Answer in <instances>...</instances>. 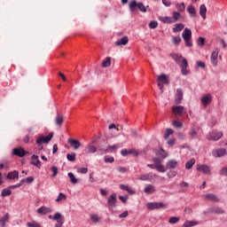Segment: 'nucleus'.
<instances>
[{"label": "nucleus", "mask_w": 227, "mask_h": 227, "mask_svg": "<svg viewBox=\"0 0 227 227\" xmlns=\"http://www.w3.org/2000/svg\"><path fill=\"white\" fill-rule=\"evenodd\" d=\"M105 162L108 164H113L114 162V157L113 156H105Z\"/></svg>", "instance_id": "50"}, {"label": "nucleus", "mask_w": 227, "mask_h": 227, "mask_svg": "<svg viewBox=\"0 0 227 227\" xmlns=\"http://www.w3.org/2000/svg\"><path fill=\"white\" fill-rule=\"evenodd\" d=\"M119 148H121V144H115L114 145H108L106 147V153H113V152H116V150H119Z\"/></svg>", "instance_id": "21"}, {"label": "nucleus", "mask_w": 227, "mask_h": 227, "mask_svg": "<svg viewBox=\"0 0 227 227\" xmlns=\"http://www.w3.org/2000/svg\"><path fill=\"white\" fill-rule=\"evenodd\" d=\"M117 201L118 199L116 198V193H112L106 201L107 208L109 210H111V208H115Z\"/></svg>", "instance_id": "8"}, {"label": "nucleus", "mask_w": 227, "mask_h": 227, "mask_svg": "<svg viewBox=\"0 0 227 227\" xmlns=\"http://www.w3.org/2000/svg\"><path fill=\"white\" fill-rule=\"evenodd\" d=\"M158 88L162 90L164 88V84H169V78L165 74H161L158 76Z\"/></svg>", "instance_id": "6"}, {"label": "nucleus", "mask_w": 227, "mask_h": 227, "mask_svg": "<svg viewBox=\"0 0 227 227\" xmlns=\"http://www.w3.org/2000/svg\"><path fill=\"white\" fill-rule=\"evenodd\" d=\"M12 153H13V155H16L17 157L22 158V157H24L25 155H27V153H28V152H26V151L24 150V148H22V147H18V148H14V149L12 150Z\"/></svg>", "instance_id": "14"}, {"label": "nucleus", "mask_w": 227, "mask_h": 227, "mask_svg": "<svg viewBox=\"0 0 227 227\" xmlns=\"http://www.w3.org/2000/svg\"><path fill=\"white\" fill-rule=\"evenodd\" d=\"M153 162L154 164H148L147 168H150L151 169H156L160 173H166V167H164V165H162V163L160 162V160H159V158H153Z\"/></svg>", "instance_id": "3"}, {"label": "nucleus", "mask_w": 227, "mask_h": 227, "mask_svg": "<svg viewBox=\"0 0 227 227\" xmlns=\"http://www.w3.org/2000/svg\"><path fill=\"white\" fill-rule=\"evenodd\" d=\"M187 12L190 15V17L192 19H196L197 17V14H196V8L194 7V5L192 4H190L188 7H187Z\"/></svg>", "instance_id": "23"}, {"label": "nucleus", "mask_w": 227, "mask_h": 227, "mask_svg": "<svg viewBox=\"0 0 227 227\" xmlns=\"http://www.w3.org/2000/svg\"><path fill=\"white\" fill-rule=\"evenodd\" d=\"M148 210H159V208H167L163 202H149L146 204Z\"/></svg>", "instance_id": "7"}, {"label": "nucleus", "mask_w": 227, "mask_h": 227, "mask_svg": "<svg viewBox=\"0 0 227 227\" xmlns=\"http://www.w3.org/2000/svg\"><path fill=\"white\" fill-rule=\"evenodd\" d=\"M51 171L53 173L52 176H56L58 175V167L52 166L51 167Z\"/></svg>", "instance_id": "63"}, {"label": "nucleus", "mask_w": 227, "mask_h": 227, "mask_svg": "<svg viewBox=\"0 0 227 227\" xmlns=\"http://www.w3.org/2000/svg\"><path fill=\"white\" fill-rule=\"evenodd\" d=\"M212 102V96L210 95H206L201 98V104L202 106H208Z\"/></svg>", "instance_id": "28"}, {"label": "nucleus", "mask_w": 227, "mask_h": 227, "mask_svg": "<svg viewBox=\"0 0 227 227\" xmlns=\"http://www.w3.org/2000/svg\"><path fill=\"white\" fill-rule=\"evenodd\" d=\"M197 171L204 173V175H210V167L205 164L197 165Z\"/></svg>", "instance_id": "15"}, {"label": "nucleus", "mask_w": 227, "mask_h": 227, "mask_svg": "<svg viewBox=\"0 0 227 227\" xmlns=\"http://www.w3.org/2000/svg\"><path fill=\"white\" fill-rule=\"evenodd\" d=\"M160 20L163 22V24H174L175 22V19L169 16L160 17Z\"/></svg>", "instance_id": "25"}, {"label": "nucleus", "mask_w": 227, "mask_h": 227, "mask_svg": "<svg viewBox=\"0 0 227 227\" xmlns=\"http://www.w3.org/2000/svg\"><path fill=\"white\" fill-rule=\"evenodd\" d=\"M63 115L57 114L55 118V125L61 127V125H63Z\"/></svg>", "instance_id": "38"}, {"label": "nucleus", "mask_w": 227, "mask_h": 227, "mask_svg": "<svg viewBox=\"0 0 227 227\" xmlns=\"http://www.w3.org/2000/svg\"><path fill=\"white\" fill-rule=\"evenodd\" d=\"M178 221H180V217L172 216L169 218L168 223H169V224H176V223H178Z\"/></svg>", "instance_id": "46"}, {"label": "nucleus", "mask_w": 227, "mask_h": 227, "mask_svg": "<svg viewBox=\"0 0 227 227\" xmlns=\"http://www.w3.org/2000/svg\"><path fill=\"white\" fill-rule=\"evenodd\" d=\"M55 201L56 203H63V201H67V196L65 195V193L59 192Z\"/></svg>", "instance_id": "31"}, {"label": "nucleus", "mask_w": 227, "mask_h": 227, "mask_svg": "<svg viewBox=\"0 0 227 227\" xmlns=\"http://www.w3.org/2000/svg\"><path fill=\"white\" fill-rule=\"evenodd\" d=\"M220 175L223 176H227V167H223L220 170Z\"/></svg>", "instance_id": "60"}, {"label": "nucleus", "mask_w": 227, "mask_h": 227, "mask_svg": "<svg viewBox=\"0 0 227 227\" xmlns=\"http://www.w3.org/2000/svg\"><path fill=\"white\" fill-rule=\"evenodd\" d=\"M173 127H175L176 129H182V127H184V125L182 124V122L178 121H174L172 122Z\"/></svg>", "instance_id": "53"}, {"label": "nucleus", "mask_w": 227, "mask_h": 227, "mask_svg": "<svg viewBox=\"0 0 227 227\" xmlns=\"http://www.w3.org/2000/svg\"><path fill=\"white\" fill-rule=\"evenodd\" d=\"M188 136L191 139H196V136H198V132H196V129H194V128H192L188 133Z\"/></svg>", "instance_id": "41"}, {"label": "nucleus", "mask_w": 227, "mask_h": 227, "mask_svg": "<svg viewBox=\"0 0 227 227\" xmlns=\"http://www.w3.org/2000/svg\"><path fill=\"white\" fill-rule=\"evenodd\" d=\"M207 214H224V210L219 207H209L207 210Z\"/></svg>", "instance_id": "19"}, {"label": "nucleus", "mask_w": 227, "mask_h": 227, "mask_svg": "<svg viewBox=\"0 0 227 227\" xmlns=\"http://www.w3.org/2000/svg\"><path fill=\"white\" fill-rule=\"evenodd\" d=\"M184 27H185V26H184V24L176 23L175 25V27L173 28V32L174 33H180V31H182V29H184Z\"/></svg>", "instance_id": "37"}, {"label": "nucleus", "mask_w": 227, "mask_h": 227, "mask_svg": "<svg viewBox=\"0 0 227 227\" xmlns=\"http://www.w3.org/2000/svg\"><path fill=\"white\" fill-rule=\"evenodd\" d=\"M182 37L184 40L186 47H192V31L191 28L185 27L182 33Z\"/></svg>", "instance_id": "2"}, {"label": "nucleus", "mask_w": 227, "mask_h": 227, "mask_svg": "<svg viewBox=\"0 0 227 227\" xmlns=\"http://www.w3.org/2000/svg\"><path fill=\"white\" fill-rule=\"evenodd\" d=\"M179 65H180L181 68H187V67H189V62H187V59L183 58L181 60V64H179Z\"/></svg>", "instance_id": "49"}, {"label": "nucleus", "mask_w": 227, "mask_h": 227, "mask_svg": "<svg viewBox=\"0 0 227 227\" xmlns=\"http://www.w3.org/2000/svg\"><path fill=\"white\" fill-rule=\"evenodd\" d=\"M10 219V214H5L4 216L0 218V226L4 227L6 226V223H8Z\"/></svg>", "instance_id": "29"}, {"label": "nucleus", "mask_w": 227, "mask_h": 227, "mask_svg": "<svg viewBox=\"0 0 227 227\" xmlns=\"http://www.w3.org/2000/svg\"><path fill=\"white\" fill-rule=\"evenodd\" d=\"M178 166V161H176V160H168L166 163V171L167 169H176Z\"/></svg>", "instance_id": "18"}, {"label": "nucleus", "mask_w": 227, "mask_h": 227, "mask_svg": "<svg viewBox=\"0 0 227 227\" xmlns=\"http://www.w3.org/2000/svg\"><path fill=\"white\" fill-rule=\"evenodd\" d=\"M52 209L46 206H42L41 207L36 209V214L39 215H47V214H51Z\"/></svg>", "instance_id": "12"}, {"label": "nucleus", "mask_w": 227, "mask_h": 227, "mask_svg": "<svg viewBox=\"0 0 227 227\" xmlns=\"http://www.w3.org/2000/svg\"><path fill=\"white\" fill-rule=\"evenodd\" d=\"M221 51L219 50V48H215L210 55V63L211 65H213V67H217L218 63H219V52Z\"/></svg>", "instance_id": "5"}, {"label": "nucleus", "mask_w": 227, "mask_h": 227, "mask_svg": "<svg viewBox=\"0 0 227 227\" xmlns=\"http://www.w3.org/2000/svg\"><path fill=\"white\" fill-rule=\"evenodd\" d=\"M221 137H223V132L217 130H213L206 136L207 141H219Z\"/></svg>", "instance_id": "4"}, {"label": "nucleus", "mask_w": 227, "mask_h": 227, "mask_svg": "<svg viewBox=\"0 0 227 227\" xmlns=\"http://www.w3.org/2000/svg\"><path fill=\"white\" fill-rule=\"evenodd\" d=\"M120 189L121 191H127V192H129V194H136V192H134V190L130 189V187H129L126 184H120Z\"/></svg>", "instance_id": "34"}, {"label": "nucleus", "mask_w": 227, "mask_h": 227, "mask_svg": "<svg viewBox=\"0 0 227 227\" xmlns=\"http://www.w3.org/2000/svg\"><path fill=\"white\" fill-rule=\"evenodd\" d=\"M128 43H129V37L127 36L121 37V39L115 42V45L117 47H120V45H127Z\"/></svg>", "instance_id": "26"}, {"label": "nucleus", "mask_w": 227, "mask_h": 227, "mask_svg": "<svg viewBox=\"0 0 227 227\" xmlns=\"http://www.w3.org/2000/svg\"><path fill=\"white\" fill-rule=\"evenodd\" d=\"M67 176H69V182H70L71 184H78V183H79V180H77V178L75 177V176L74 175V173L69 172V173L67 174Z\"/></svg>", "instance_id": "36"}, {"label": "nucleus", "mask_w": 227, "mask_h": 227, "mask_svg": "<svg viewBox=\"0 0 227 227\" xmlns=\"http://www.w3.org/2000/svg\"><path fill=\"white\" fill-rule=\"evenodd\" d=\"M181 42L182 37H180V35L172 36V43H174V45H180Z\"/></svg>", "instance_id": "39"}, {"label": "nucleus", "mask_w": 227, "mask_h": 227, "mask_svg": "<svg viewBox=\"0 0 227 227\" xmlns=\"http://www.w3.org/2000/svg\"><path fill=\"white\" fill-rule=\"evenodd\" d=\"M53 221H56L57 223L65 222V216H63L61 213L57 212L53 215Z\"/></svg>", "instance_id": "30"}, {"label": "nucleus", "mask_w": 227, "mask_h": 227, "mask_svg": "<svg viewBox=\"0 0 227 227\" xmlns=\"http://www.w3.org/2000/svg\"><path fill=\"white\" fill-rule=\"evenodd\" d=\"M97 149L99 155H105L106 153H107V149H104L102 146H98Z\"/></svg>", "instance_id": "55"}, {"label": "nucleus", "mask_w": 227, "mask_h": 227, "mask_svg": "<svg viewBox=\"0 0 227 227\" xmlns=\"http://www.w3.org/2000/svg\"><path fill=\"white\" fill-rule=\"evenodd\" d=\"M204 198H206L207 201H212L213 203H217V201H219V198L213 193H207L204 195Z\"/></svg>", "instance_id": "22"}, {"label": "nucleus", "mask_w": 227, "mask_h": 227, "mask_svg": "<svg viewBox=\"0 0 227 227\" xmlns=\"http://www.w3.org/2000/svg\"><path fill=\"white\" fill-rule=\"evenodd\" d=\"M194 164H196V160L194 159L190 160L185 164L186 169H191L194 166Z\"/></svg>", "instance_id": "42"}, {"label": "nucleus", "mask_w": 227, "mask_h": 227, "mask_svg": "<svg viewBox=\"0 0 227 227\" xmlns=\"http://www.w3.org/2000/svg\"><path fill=\"white\" fill-rule=\"evenodd\" d=\"M67 142L69 145H72L74 150H79L81 146V142H79V140L69 138Z\"/></svg>", "instance_id": "24"}, {"label": "nucleus", "mask_w": 227, "mask_h": 227, "mask_svg": "<svg viewBox=\"0 0 227 227\" xmlns=\"http://www.w3.org/2000/svg\"><path fill=\"white\" fill-rule=\"evenodd\" d=\"M171 134H173V129H167L165 131V134L163 136L164 139H168V137H169L171 136Z\"/></svg>", "instance_id": "51"}, {"label": "nucleus", "mask_w": 227, "mask_h": 227, "mask_svg": "<svg viewBox=\"0 0 227 227\" xmlns=\"http://www.w3.org/2000/svg\"><path fill=\"white\" fill-rule=\"evenodd\" d=\"M117 171L119 173H127V168H125V167H117Z\"/></svg>", "instance_id": "62"}, {"label": "nucleus", "mask_w": 227, "mask_h": 227, "mask_svg": "<svg viewBox=\"0 0 227 227\" xmlns=\"http://www.w3.org/2000/svg\"><path fill=\"white\" fill-rule=\"evenodd\" d=\"M121 155H122V157H127L129 155V150L127 149H122L121 151Z\"/></svg>", "instance_id": "64"}, {"label": "nucleus", "mask_w": 227, "mask_h": 227, "mask_svg": "<svg viewBox=\"0 0 227 227\" xmlns=\"http://www.w3.org/2000/svg\"><path fill=\"white\" fill-rule=\"evenodd\" d=\"M200 15L202 19H207V6L205 4H201L200 7Z\"/></svg>", "instance_id": "33"}, {"label": "nucleus", "mask_w": 227, "mask_h": 227, "mask_svg": "<svg viewBox=\"0 0 227 227\" xmlns=\"http://www.w3.org/2000/svg\"><path fill=\"white\" fill-rule=\"evenodd\" d=\"M155 176H157V175L153 174V173H147V174H144L142 176H140L138 177V180H141L142 182H152V180H153V178H155Z\"/></svg>", "instance_id": "13"}, {"label": "nucleus", "mask_w": 227, "mask_h": 227, "mask_svg": "<svg viewBox=\"0 0 227 227\" xmlns=\"http://www.w3.org/2000/svg\"><path fill=\"white\" fill-rule=\"evenodd\" d=\"M212 155L215 159H221V157H224L226 155V149L224 148H216L212 151Z\"/></svg>", "instance_id": "10"}, {"label": "nucleus", "mask_w": 227, "mask_h": 227, "mask_svg": "<svg viewBox=\"0 0 227 227\" xmlns=\"http://www.w3.org/2000/svg\"><path fill=\"white\" fill-rule=\"evenodd\" d=\"M27 227H42V225H40V223H38L37 222H28L27 223Z\"/></svg>", "instance_id": "54"}, {"label": "nucleus", "mask_w": 227, "mask_h": 227, "mask_svg": "<svg viewBox=\"0 0 227 227\" xmlns=\"http://www.w3.org/2000/svg\"><path fill=\"white\" fill-rule=\"evenodd\" d=\"M85 153H97L98 149L93 144H89L84 149Z\"/></svg>", "instance_id": "20"}, {"label": "nucleus", "mask_w": 227, "mask_h": 227, "mask_svg": "<svg viewBox=\"0 0 227 227\" xmlns=\"http://www.w3.org/2000/svg\"><path fill=\"white\" fill-rule=\"evenodd\" d=\"M129 155H134V157H137L139 155V153L135 149H129Z\"/></svg>", "instance_id": "57"}, {"label": "nucleus", "mask_w": 227, "mask_h": 227, "mask_svg": "<svg viewBox=\"0 0 227 227\" xmlns=\"http://www.w3.org/2000/svg\"><path fill=\"white\" fill-rule=\"evenodd\" d=\"M172 113L176 116H183L185 113V107L182 106H172Z\"/></svg>", "instance_id": "11"}, {"label": "nucleus", "mask_w": 227, "mask_h": 227, "mask_svg": "<svg viewBox=\"0 0 227 227\" xmlns=\"http://www.w3.org/2000/svg\"><path fill=\"white\" fill-rule=\"evenodd\" d=\"M67 160H69V162H74V160H75V153H72L71 154L67 153Z\"/></svg>", "instance_id": "48"}, {"label": "nucleus", "mask_w": 227, "mask_h": 227, "mask_svg": "<svg viewBox=\"0 0 227 227\" xmlns=\"http://www.w3.org/2000/svg\"><path fill=\"white\" fill-rule=\"evenodd\" d=\"M172 19H174V22H176V20H178V19H180V12H174Z\"/></svg>", "instance_id": "58"}, {"label": "nucleus", "mask_w": 227, "mask_h": 227, "mask_svg": "<svg viewBox=\"0 0 227 227\" xmlns=\"http://www.w3.org/2000/svg\"><path fill=\"white\" fill-rule=\"evenodd\" d=\"M197 224H198V222H196V221H186V222H184V227H192V226H197Z\"/></svg>", "instance_id": "44"}, {"label": "nucleus", "mask_w": 227, "mask_h": 227, "mask_svg": "<svg viewBox=\"0 0 227 227\" xmlns=\"http://www.w3.org/2000/svg\"><path fill=\"white\" fill-rule=\"evenodd\" d=\"M53 136H54V134H52V133H49L48 136H46V137L40 136L36 139V145H38V146H40L43 143H45V144L50 143L51 139H52Z\"/></svg>", "instance_id": "9"}, {"label": "nucleus", "mask_w": 227, "mask_h": 227, "mask_svg": "<svg viewBox=\"0 0 227 227\" xmlns=\"http://www.w3.org/2000/svg\"><path fill=\"white\" fill-rule=\"evenodd\" d=\"M30 164H32V166H35V168H37L38 169L42 168V161H40V160L38 159V155L36 154L31 156Z\"/></svg>", "instance_id": "17"}, {"label": "nucleus", "mask_w": 227, "mask_h": 227, "mask_svg": "<svg viewBox=\"0 0 227 227\" xmlns=\"http://www.w3.org/2000/svg\"><path fill=\"white\" fill-rule=\"evenodd\" d=\"M176 8L178 10V12H185V4L184 3L176 4Z\"/></svg>", "instance_id": "45"}, {"label": "nucleus", "mask_w": 227, "mask_h": 227, "mask_svg": "<svg viewBox=\"0 0 227 227\" xmlns=\"http://www.w3.org/2000/svg\"><path fill=\"white\" fill-rule=\"evenodd\" d=\"M129 8L131 13H136L137 10H139V12H142L143 13H146V6H145V4L141 2L137 3L136 0H132L129 2Z\"/></svg>", "instance_id": "1"}, {"label": "nucleus", "mask_w": 227, "mask_h": 227, "mask_svg": "<svg viewBox=\"0 0 227 227\" xmlns=\"http://www.w3.org/2000/svg\"><path fill=\"white\" fill-rule=\"evenodd\" d=\"M159 155L161 157V159H166V157H168V153L161 149V152L159 153Z\"/></svg>", "instance_id": "61"}, {"label": "nucleus", "mask_w": 227, "mask_h": 227, "mask_svg": "<svg viewBox=\"0 0 227 227\" xmlns=\"http://www.w3.org/2000/svg\"><path fill=\"white\" fill-rule=\"evenodd\" d=\"M144 192L145 194H153V192H155V186L153 184H147L144 189Z\"/></svg>", "instance_id": "27"}, {"label": "nucleus", "mask_w": 227, "mask_h": 227, "mask_svg": "<svg viewBox=\"0 0 227 227\" xmlns=\"http://www.w3.org/2000/svg\"><path fill=\"white\" fill-rule=\"evenodd\" d=\"M12 194V191L10 189H4L1 192L2 198H5V196H10Z\"/></svg>", "instance_id": "47"}, {"label": "nucleus", "mask_w": 227, "mask_h": 227, "mask_svg": "<svg viewBox=\"0 0 227 227\" xmlns=\"http://www.w3.org/2000/svg\"><path fill=\"white\" fill-rule=\"evenodd\" d=\"M77 171L81 175H86V173H88V168L83 167V168H79Z\"/></svg>", "instance_id": "59"}, {"label": "nucleus", "mask_w": 227, "mask_h": 227, "mask_svg": "<svg viewBox=\"0 0 227 227\" xmlns=\"http://www.w3.org/2000/svg\"><path fill=\"white\" fill-rule=\"evenodd\" d=\"M90 217L92 223H97L100 221V217H98V215L97 214H91Z\"/></svg>", "instance_id": "43"}, {"label": "nucleus", "mask_w": 227, "mask_h": 227, "mask_svg": "<svg viewBox=\"0 0 227 227\" xmlns=\"http://www.w3.org/2000/svg\"><path fill=\"white\" fill-rule=\"evenodd\" d=\"M170 56L172 58V59H174V61H176V63H177V65H180V60L184 59L182 57V55L176 54V53H172Z\"/></svg>", "instance_id": "35"}, {"label": "nucleus", "mask_w": 227, "mask_h": 227, "mask_svg": "<svg viewBox=\"0 0 227 227\" xmlns=\"http://www.w3.org/2000/svg\"><path fill=\"white\" fill-rule=\"evenodd\" d=\"M7 178H8L9 180H15V178H19V171L14 170V171H12V172H9V173L7 174Z\"/></svg>", "instance_id": "32"}, {"label": "nucleus", "mask_w": 227, "mask_h": 227, "mask_svg": "<svg viewBox=\"0 0 227 227\" xmlns=\"http://www.w3.org/2000/svg\"><path fill=\"white\" fill-rule=\"evenodd\" d=\"M157 26H159V23L155 20H152L149 23L150 29H155L157 27Z\"/></svg>", "instance_id": "56"}, {"label": "nucleus", "mask_w": 227, "mask_h": 227, "mask_svg": "<svg viewBox=\"0 0 227 227\" xmlns=\"http://www.w3.org/2000/svg\"><path fill=\"white\" fill-rule=\"evenodd\" d=\"M101 65H102L103 68H107V67H111V57H106Z\"/></svg>", "instance_id": "40"}, {"label": "nucleus", "mask_w": 227, "mask_h": 227, "mask_svg": "<svg viewBox=\"0 0 227 227\" xmlns=\"http://www.w3.org/2000/svg\"><path fill=\"white\" fill-rule=\"evenodd\" d=\"M197 45H199V47H203V45H205V38L204 37H199L197 39Z\"/></svg>", "instance_id": "52"}, {"label": "nucleus", "mask_w": 227, "mask_h": 227, "mask_svg": "<svg viewBox=\"0 0 227 227\" xmlns=\"http://www.w3.org/2000/svg\"><path fill=\"white\" fill-rule=\"evenodd\" d=\"M184 100V90L182 89H177L176 93L175 95V102L176 104H182Z\"/></svg>", "instance_id": "16"}]
</instances>
